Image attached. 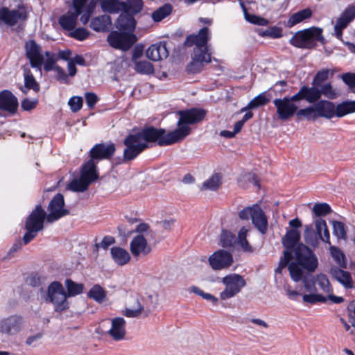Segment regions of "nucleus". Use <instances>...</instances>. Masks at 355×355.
<instances>
[{
  "label": "nucleus",
  "mask_w": 355,
  "mask_h": 355,
  "mask_svg": "<svg viewBox=\"0 0 355 355\" xmlns=\"http://www.w3.org/2000/svg\"><path fill=\"white\" fill-rule=\"evenodd\" d=\"M125 320L121 317L111 320V327L108 331L109 336L115 341L124 339L125 336Z\"/></svg>",
  "instance_id": "20"
},
{
  "label": "nucleus",
  "mask_w": 355,
  "mask_h": 355,
  "mask_svg": "<svg viewBox=\"0 0 355 355\" xmlns=\"http://www.w3.org/2000/svg\"><path fill=\"white\" fill-rule=\"evenodd\" d=\"M315 282L323 292L327 293H332L331 286L326 275L323 274L317 275Z\"/></svg>",
  "instance_id": "51"
},
{
  "label": "nucleus",
  "mask_w": 355,
  "mask_h": 355,
  "mask_svg": "<svg viewBox=\"0 0 355 355\" xmlns=\"http://www.w3.org/2000/svg\"><path fill=\"white\" fill-rule=\"evenodd\" d=\"M355 19V6L349 5L337 18L334 30V35L338 40H342L343 31Z\"/></svg>",
  "instance_id": "14"
},
{
  "label": "nucleus",
  "mask_w": 355,
  "mask_h": 355,
  "mask_svg": "<svg viewBox=\"0 0 355 355\" xmlns=\"http://www.w3.org/2000/svg\"><path fill=\"white\" fill-rule=\"evenodd\" d=\"M45 219L46 220L45 211L42 209L41 205H37L27 218L25 223V227L26 229H32L37 232H40L44 227V222Z\"/></svg>",
  "instance_id": "17"
},
{
  "label": "nucleus",
  "mask_w": 355,
  "mask_h": 355,
  "mask_svg": "<svg viewBox=\"0 0 355 355\" xmlns=\"http://www.w3.org/2000/svg\"><path fill=\"white\" fill-rule=\"evenodd\" d=\"M245 18L248 22L259 26H266L268 23L267 19L254 15H250L248 12L245 15Z\"/></svg>",
  "instance_id": "58"
},
{
  "label": "nucleus",
  "mask_w": 355,
  "mask_h": 355,
  "mask_svg": "<svg viewBox=\"0 0 355 355\" xmlns=\"http://www.w3.org/2000/svg\"><path fill=\"white\" fill-rule=\"evenodd\" d=\"M225 288L220 293V298L227 300L235 297L246 285V282L243 276L232 273L223 277L221 279Z\"/></svg>",
  "instance_id": "6"
},
{
  "label": "nucleus",
  "mask_w": 355,
  "mask_h": 355,
  "mask_svg": "<svg viewBox=\"0 0 355 355\" xmlns=\"http://www.w3.org/2000/svg\"><path fill=\"white\" fill-rule=\"evenodd\" d=\"M114 243L115 239L113 236H106L103 239L101 243L95 244V248L96 250H98L100 248L106 250L109 246L114 244Z\"/></svg>",
  "instance_id": "62"
},
{
  "label": "nucleus",
  "mask_w": 355,
  "mask_h": 355,
  "mask_svg": "<svg viewBox=\"0 0 355 355\" xmlns=\"http://www.w3.org/2000/svg\"><path fill=\"white\" fill-rule=\"evenodd\" d=\"M147 58L153 61H159L166 58L168 51L165 42H159L150 46L146 50Z\"/></svg>",
  "instance_id": "22"
},
{
  "label": "nucleus",
  "mask_w": 355,
  "mask_h": 355,
  "mask_svg": "<svg viewBox=\"0 0 355 355\" xmlns=\"http://www.w3.org/2000/svg\"><path fill=\"white\" fill-rule=\"evenodd\" d=\"M296 116L299 119L305 118L307 120H315L317 117L315 106H310L297 110Z\"/></svg>",
  "instance_id": "46"
},
{
  "label": "nucleus",
  "mask_w": 355,
  "mask_h": 355,
  "mask_svg": "<svg viewBox=\"0 0 355 355\" xmlns=\"http://www.w3.org/2000/svg\"><path fill=\"white\" fill-rule=\"evenodd\" d=\"M137 38L132 33L112 31L107 36L109 44L116 49L127 51L135 43Z\"/></svg>",
  "instance_id": "10"
},
{
  "label": "nucleus",
  "mask_w": 355,
  "mask_h": 355,
  "mask_svg": "<svg viewBox=\"0 0 355 355\" xmlns=\"http://www.w3.org/2000/svg\"><path fill=\"white\" fill-rule=\"evenodd\" d=\"M330 254L334 261L341 268L347 267V261L345 254L338 247L330 246Z\"/></svg>",
  "instance_id": "39"
},
{
  "label": "nucleus",
  "mask_w": 355,
  "mask_h": 355,
  "mask_svg": "<svg viewBox=\"0 0 355 355\" xmlns=\"http://www.w3.org/2000/svg\"><path fill=\"white\" fill-rule=\"evenodd\" d=\"M333 226V234L338 239L346 240L347 239V232L345 224L342 222L333 220L331 222Z\"/></svg>",
  "instance_id": "47"
},
{
  "label": "nucleus",
  "mask_w": 355,
  "mask_h": 355,
  "mask_svg": "<svg viewBox=\"0 0 355 355\" xmlns=\"http://www.w3.org/2000/svg\"><path fill=\"white\" fill-rule=\"evenodd\" d=\"M302 295V300L305 303L313 304L318 302H325L327 298L315 292L309 293V294H304Z\"/></svg>",
  "instance_id": "49"
},
{
  "label": "nucleus",
  "mask_w": 355,
  "mask_h": 355,
  "mask_svg": "<svg viewBox=\"0 0 355 355\" xmlns=\"http://www.w3.org/2000/svg\"><path fill=\"white\" fill-rule=\"evenodd\" d=\"M99 2L104 12L118 13L125 8L124 1L120 0H99Z\"/></svg>",
  "instance_id": "31"
},
{
  "label": "nucleus",
  "mask_w": 355,
  "mask_h": 355,
  "mask_svg": "<svg viewBox=\"0 0 355 355\" xmlns=\"http://www.w3.org/2000/svg\"><path fill=\"white\" fill-rule=\"evenodd\" d=\"M233 261L232 255L224 250H218L209 257L210 267L214 270L228 268Z\"/></svg>",
  "instance_id": "15"
},
{
  "label": "nucleus",
  "mask_w": 355,
  "mask_h": 355,
  "mask_svg": "<svg viewBox=\"0 0 355 355\" xmlns=\"http://www.w3.org/2000/svg\"><path fill=\"white\" fill-rule=\"evenodd\" d=\"M135 70L141 74H151L154 71L153 64L146 60L135 61Z\"/></svg>",
  "instance_id": "43"
},
{
  "label": "nucleus",
  "mask_w": 355,
  "mask_h": 355,
  "mask_svg": "<svg viewBox=\"0 0 355 355\" xmlns=\"http://www.w3.org/2000/svg\"><path fill=\"white\" fill-rule=\"evenodd\" d=\"M295 254L298 263L292 262L288 265L291 279L295 282L302 281L306 292H316L314 277L309 272L305 273L301 266L309 272L314 271L318 264L317 257L312 250L302 243L296 247Z\"/></svg>",
  "instance_id": "2"
},
{
  "label": "nucleus",
  "mask_w": 355,
  "mask_h": 355,
  "mask_svg": "<svg viewBox=\"0 0 355 355\" xmlns=\"http://www.w3.org/2000/svg\"><path fill=\"white\" fill-rule=\"evenodd\" d=\"M300 239V233L297 230H288L284 237L282 239V243L287 251L291 252L296 244L298 243Z\"/></svg>",
  "instance_id": "32"
},
{
  "label": "nucleus",
  "mask_w": 355,
  "mask_h": 355,
  "mask_svg": "<svg viewBox=\"0 0 355 355\" xmlns=\"http://www.w3.org/2000/svg\"><path fill=\"white\" fill-rule=\"evenodd\" d=\"M144 311V306L137 300V306L135 307L125 308L123 313L128 318H136Z\"/></svg>",
  "instance_id": "52"
},
{
  "label": "nucleus",
  "mask_w": 355,
  "mask_h": 355,
  "mask_svg": "<svg viewBox=\"0 0 355 355\" xmlns=\"http://www.w3.org/2000/svg\"><path fill=\"white\" fill-rule=\"evenodd\" d=\"M317 42L324 44L325 40L322 29L315 26L297 31L289 40L295 47L309 49L315 46Z\"/></svg>",
  "instance_id": "4"
},
{
  "label": "nucleus",
  "mask_w": 355,
  "mask_h": 355,
  "mask_svg": "<svg viewBox=\"0 0 355 355\" xmlns=\"http://www.w3.org/2000/svg\"><path fill=\"white\" fill-rule=\"evenodd\" d=\"M177 114L178 128L173 131L166 132L162 128L149 127L127 136L123 141L126 147L123 150L124 160L136 158L148 147V143L156 142L160 146H166L182 141L191 132L190 125L201 121L206 115L205 110L197 108L180 110Z\"/></svg>",
  "instance_id": "1"
},
{
  "label": "nucleus",
  "mask_w": 355,
  "mask_h": 355,
  "mask_svg": "<svg viewBox=\"0 0 355 355\" xmlns=\"http://www.w3.org/2000/svg\"><path fill=\"white\" fill-rule=\"evenodd\" d=\"M223 182V175L220 173H215L203 182L200 190L216 191L219 189Z\"/></svg>",
  "instance_id": "29"
},
{
  "label": "nucleus",
  "mask_w": 355,
  "mask_h": 355,
  "mask_svg": "<svg viewBox=\"0 0 355 355\" xmlns=\"http://www.w3.org/2000/svg\"><path fill=\"white\" fill-rule=\"evenodd\" d=\"M252 221L254 227L262 234L266 233L268 227V220L264 211L258 205H255V210Z\"/></svg>",
  "instance_id": "27"
},
{
  "label": "nucleus",
  "mask_w": 355,
  "mask_h": 355,
  "mask_svg": "<svg viewBox=\"0 0 355 355\" xmlns=\"http://www.w3.org/2000/svg\"><path fill=\"white\" fill-rule=\"evenodd\" d=\"M304 241L313 248H317L319 245V236L311 227H306L304 230Z\"/></svg>",
  "instance_id": "45"
},
{
  "label": "nucleus",
  "mask_w": 355,
  "mask_h": 355,
  "mask_svg": "<svg viewBox=\"0 0 355 355\" xmlns=\"http://www.w3.org/2000/svg\"><path fill=\"white\" fill-rule=\"evenodd\" d=\"M24 78V87H21V90L26 94L27 90L33 89L35 92L40 90V85L35 80L31 69L28 66L23 67Z\"/></svg>",
  "instance_id": "30"
},
{
  "label": "nucleus",
  "mask_w": 355,
  "mask_h": 355,
  "mask_svg": "<svg viewBox=\"0 0 355 355\" xmlns=\"http://www.w3.org/2000/svg\"><path fill=\"white\" fill-rule=\"evenodd\" d=\"M26 55L30 60L31 66L42 72V66H44L46 60L45 52H43L40 45L33 40L26 43Z\"/></svg>",
  "instance_id": "11"
},
{
  "label": "nucleus",
  "mask_w": 355,
  "mask_h": 355,
  "mask_svg": "<svg viewBox=\"0 0 355 355\" xmlns=\"http://www.w3.org/2000/svg\"><path fill=\"white\" fill-rule=\"evenodd\" d=\"M273 104L276 107L278 119L286 121L296 114L298 105L291 102L288 96L282 98H275Z\"/></svg>",
  "instance_id": "13"
},
{
  "label": "nucleus",
  "mask_w": 355,
  "mask_h": 355,
  "mask_svg": "<svg viewBox=\"0 0 355 355\" xmlns=\"http://www.w3.org/2000/svg\"><path fill=\"white\" fill-rule=\"evenodd\" d=\"M25 327V320L20 315H11L0 319V334L12 337L21 333Z\"/></svg>",
  "instance_id": "7"
},
{
  "label": "nucleus",
  "mask_w": 355,
  "mask_h": 355,
  "mask_svg": "<svg viewBox=\"0 0 355 355\" xmlns=\"http://www.w3.org/2000/svg\"><path fill=\"white\" fill-rule=\"evenodd\" d=\"M317 117L331 119L335 116V105L328 101H320L315 105Z\"/></svg>",
  "instance_id": "26"
},
{
  "label": "nucleus",
  "mask_w": 355,
  "mask_h": 355,
  "mask_svg": "<svg viewBox=\"0 0 355 355\" xmlns=\"http://www.w3.org/2000/svg\"><path fill=\"white\" fill-rule=\"evenodd\" d=\"M44 331H40L33 335H30L26 338V345L32 347H35L40 344V340L43 338Z\"/></svg>",
  "instance_id": "55"
},
{
  "label": "nucleus",
  "mask_w": 355,
  "mask_h": 355,
  "mask_svg": "<svg viewBox=\"0 0 355 355\" xmlns=\"http://www.w3.org/2000/svg\"><path fill=\"white\" fill-rule=\"evenodd\" d=\"M151 250L150 245L143 234L134 236L130 243V251L135 258L147 256Z\"/></svg>",
  "instance_id": "16"
},
{
  "label": "nucleus",
  "mask_w": 355,
  "mask_h": 355,
  "mask_svg": "<svg viewBox=\"0 0 355 355\" xmlns=\"http://www.w3.org/2000/svg\"><path fill=\"white\" fill-rule=\"evenodd\" d=\"M335 116L343 117L348 114L355 112V101H343L335 106Z\"/></svg>",
  "instance_id": "36"
},
{
  "label": "nucleus",
  "mask_w": 355,
  "mask_h": 355,
  "mask_svg": "<svg viewBox=\"0 0 355 355\" xmlns=\"http://www.w3.org/2000/svg\"><path fill=\"white\" fill-rule=\"evenodd\" d=\"M67 297V293L60 282H53L49 286L46 300L54 305L56 311H62L68 308Z\"/></svg>",
  "instance_id": "8"
},
{
  "label": "nucleus",
  "mask_w": 355,
  "mask_h": 355,
  "mask_svg": "<svg viewBox=\"0 0 355 355\" xmlns=\"http://www.w3.org/2000/svg\"><path fill=\"white\" fill-rule=\"evenodd\" d=\"M210 38L211 33L207 27H203L198 34L190 35L186 38L185 46H195L191 55V61L188 66L189 71L200 72L205 64L211 62L212 59L207 46Z\"/></svg>",
  "instance_id": "3"
},
{
  "label": "nucleus",
  "mask_w": 355,
  "mask_h": 355,
  "mask_svg": "<svg viewBox=\"0 0 355 355\" xmlns=\"http://www.w3.org/2000/svg\"><path fill=\"white\" fill-rule=\"evenodd\" d=\"M65 286L67 291V297L76 296L83 291L84 286L83 284L76 283L70 279H66Z\"/></svg>",
  "instance_id": "40"
},
{
  "label": "nucleus",
  "mask_w": 355,
  "mask_h": 355,
  "mask_svg": "<svg viewBox=\"0 0 355 355\" xmlns=\"http://www.w3.org/2000/svg\"><path fill=\"white\" fill-rule=\"evenodd\" d=\"M87 295L96 302L102 303L105 300L106 293L101 286L96 284L89 291Z\"/></svg>",
  "instance_id": "41"
},
{
  "label": "nucleus",
  "mask_w": 355,
  "mask_h": 355,
  "mask_svg": "<svg viewBox=\"0 0 355 355\" xmlns=\"http://www.w3.org/2000/svg\"><path fill=\"white\" fill-rule=\"evenodd\" d=\"M89 35V31L84 28H78L70 33V36L80 41L85 40Z\"/></svg>",
  "instance_id": "60"
},
{
  "label": "nucleus",
  "mask_w": 355,
  "mask_h": 355,
  "mask_svg": "<svg viewBox=\"0 0 355 355\" xmlns=\"http://www.w3.org/2000/svg\"><path fill=\"white\" fill-rule=\"evenodd\" d=\"M46 221L50 223L69 214V211L64 207V196L62 194L58 193L50 201Z\"/></svg>",
  "instance_id": "12"
},
{
  "label": "nucleus",
  "mask_w": 355,
  "mask_h": 355,
  "mask_svg": "<svg viewBox=\"0 0 355 355\" xmlns=\"http://www.w3.org/2000/svg\"><path fill=\"white\" fill-rule=\"evenodd\" d=\"M27 17L26 7L19 4L17 9L10 10L5 6H0V25L15 26L19 21L25 20Z\"/></svg>",
  "instance_id": "9"
},
{
  "label": "nucleus",
  "mask_w": 355,
  "mask_h": 355,
  "mask_svg": "<svg viewBox=\"0 0 355 355\" xmlns=\"http://www.w3.org/2000/svg\"><path fill=\"white\" fill-rule=\"evenodd\" d=\"M46 60L44 62V70L49 71L53 70L56 73L57 78L64 83H68V76L64 69L60 66L55 65L58 61L56 54L51 51H45Z\"/></svg>",
  "instance_id": "19"
},
{
  "label": "nucleus",
  "mask_w": 355,
  "mask_h": 355,
  "mask_svg": "<svg viewBox=\"0 0 355 355\" xmlns=\"http://www.w3.org/2000/svg\"><path fill=\"white\" fill-rule=\"evenodd\" d=\"M171 12L172 6L170 4H165L152 13V18L155 21L159 22L168 16Z\"/></svg>",
  "instance_id": "42"
},
{
  "label": "nucleus",
  "mask_w": 355,
  "mask_h": 355,
  "mask_svg": "<svg viewBox=\"0 0 355 355\" xmlns=\"http://www.w3.org/2000/svg\"><path fill=\"white\" fill-rule=\"evenodd\" d=\"M115 152L114 144H96L89 151L90 159L98 162L102 159H107L112 157Z\"/></svg>",
  "instance_id": "18"
},
{
  "label": "nucleus",
  "mask_w": 355,
  "mask_h": 355,
  "mask_svg": "<svg viewBox=\"0 0 355 355\" xmlns=\"http://www.w3.org/2000/svg\"><path fill=\"white\" fill-rule=\"evenodd\" d=\"M250 227H243L239 232L238 234V244L245 250L250 251L251 247L248 242L246 238Z\"/></svg>",
  "instance_id": "48"
},
{
  "label": "nucleus",
  "mask_w": 355,
  "mask_h": 355,
  "mask_svg": "<svg viewBox=\"0 0 355 355\" xmlns=\"http://www.w3.org/2000/svg\"><path fill=\"white\" fill-rule=\"evenodd\" d=\"M292 259V254L291 252L285 250L284 252V257L280 259L279 266L275 270V272L280 273L282 272V270L285 268L289 263V261Z\"/></svg>",
  "instance_id": "59"
},
{
  "label": "nucleus",
  "mask_w": 355,
  "mask_h": 355,
  "mask_svg": "<svg viewBox=\"0 0 355 355\" xmlns=\"http://www.w3.org/2000/svg\"><path fill=\"white\" fill-rule=\"evenodd\" d=\"M329 76V70L327 69H322L320 71H318L313 80V83L315 85H320V84L326 80L328 78Z\"/></svg>",
  "instance_id": "63"
},
{
  "label": "nucleus",
  "mask_w": 355,
  "mask_h": 355,
  "mask_svg": "<svg viewBox=\"0 0 355 355\" xmlns=\"http://www.w3.org/2000/svg\"><path fill=\"white\" fill-rule=\"evenodd\" d=\"M18 107L17 98L9 91L0 92V110L15 114Z\"/></svg>",
  "instance_id": "21"
},
{
  "label": "nucleus",
  "mask_w": 355,
  "mask_h": 355,
  "mask_svg": "<svg viewBox=\"0 0 355 355\" xmlns=\"http://www.w3.org/2000/svg\"><path fill=\"white\" fill-rule=\"evenodd\" d=\"M316 234L320 239L328 245H331L330 234L324 220L319 218L315 221Z\"/></svg>",
  "instance_id": "33"
},
{
  "label": "nucleus",
  "mask_w": 355,
  "mask_h": 355,
  "mask_svg": "<svg viewBox=\"0 0 355 355\" xmlns=\"http://www.w3.org/2000/svg\"><path fill=\"white\" fill-rule=\"evenodd\" d=\"M87 105L89 108H93L98 102V96L93 92H87L85 94Z\"/></svg>",
  "instance_id": "64"
},
{
  "label": "nucleus",
  "mask_w": 355,
  "mask_h": 355,
  "mask_svg": "<svg viewBox=\"0 0 355 355\" xmlns=\"http://www.w3.org/2000/svg\"><path fill=\"white\" fill-rule=\"evenodd\" d=\"M78 15L77 12L75 13L69 12L60 17L59 24L63 29L72 31L76 25Z\"/></svg>",
  "instance_id": "34"
},
{
  "label": "nucleus",
  "mask_w": 355,
  "mask_h": 355,
  "mask_svg": "<svg viewBox=\"0 0 355 355\" xmlns=\"http://www.w3.org/2000/svg\"><path fill=\"white\" fill-rule=\"evenodd\" d=\"M343 81L349 86V88L353 89L355 93V73H345L342 75Z\"/></svg>",
  "instance_id": "61"
},
{
  "label": "nucleus",
  "mask_w": 355,
  "mask_h": 355,
  "mask_svg": "<svg viewBox=\"0 0 355 355\" xmlns=\"http://www.w3.org/2000/svg\"><path fill=\"white\" fill-rule=\"evenodd\" d=\"M270 101L266 92L259 94L258 96L254 97L245 107L241 109V112H245L249 110L257 108L260 106H263L268 103Z\"/></svg>",
  "instance_id": "37"
},
{
  "label": "nucleus",
  "mask_w": 355,
  "mask_h": 355,
  "mask_svg": "<svg viewBox=\"0 0 355 355\" xmlns=\"http://www.w3.org/2000/svg\"><path fill=\"white\" fill-rule=\"evenodd\" d=\"M259 35L262 37H269L274 39L280 38L282 36V29L280 27L272 26L260 32Z\"/></svg>",
  "instance_id": "53"
},
{
  "label": "nucleus",
  "mask_w": 355,
  "mask_h": 355,
  "mask_svg": "<svg viewBox=\"0 0 355 355\" xmlns=\"http://www.w3.org/2000/svg\"><path fill=\"white\" fill-rule=\"evenodd\" d=\"M312 211L315 216H324L331 211V207L327 203H315Z\"/></svg>",
  "instance_id": "50"
},
{
  "label": "nucleus",
  "mask_w": 355,
  "mask_h": 355,
  "mask_svg": "<svg viewBox=\"0 0 355 355\" xmlns=\"http://www.w3.org/2000/svg\"><path fill=\"white\" fill-rule=\"evenodd\" d=\"M330 273L332 277L345 288H352L354 287L353 279L349 272L333 266L331 268Z\"/></svg>",
  "instance_id": "23"
},
{
  "label": "nucleus",
  "mask_w": 355,
  "mask_h": 355,
  "mask_svg": "<svg viewBox=\"0 0 355 355\" xmlns=\"http://www.w3.org/2000/svg\"><path fill=\"white\" fill-rule=\"evenodd\" d=\"M320 96L322 94L330 99L336 98L338 96V94L332 88L331 84L329 83L322 85L320 87Z\"/></svg>",
  "instance_id": "57"
},
{
  "label": "nucleus",
  "mask_w": 355,
  "mask_h": 355,
  "mask_svg": "<svg viewBox=\"0 0 355 355\" xmlns=\"http://www.w3.org/2000/svg\"><path fill=\"white\" fill-rule=\"evenodd\" d=\"M83 100L80 96H74L69 98L68 105L73 112H78L83 107Z\"/></svg>",
  "instance_id": "56"
},
{
  "label": "nucleus",
  "mask_w": 355,
  "mask_h": 355,
  "mask_svg": "<svg viewBox=\"0 0 355 355\" xmlns=\"http://www.w3.org/2000/svg\"><path fill=\"white\" fill-rule=\"evenodd\" d=\"M98 178L96 162H93V159H89L82 166L80 178L73 179L69 184L68 189L76 192H83Z\"/></svg>",
  "instance_id": "5"
},
{
  "label": "nucleus",
  "mask_w": 355,
  "mask_h": 355,
  "mask_svg": "<svg viewBox=\"0 0 355 355\" xmlns=\"http://www.w3.org/2000/svg\"><path fill=\"white\" fill-rule=\"evenodd\" d=\"M112 26V20L109 15H103L92 19L90 28L96 32H107Z\"/></svg>",
  "instance_id": "28"
},
{
  "label": "nucleus",
  "mask_w": 355,
  "mask_h": 355,
  "mask_svg": "<svg viewBox=\"0 0 355 355\" xmlns=\"http://www.w3.org/2000/svg\"><path fill=\"white\" fill-rule=\"evenodd\" d=\"M110 255L114 262L119 266L128 264L131 259L130 254L128 250L119 246L111 248Z\"/></svg>",
  "instance_id": "25"
},
{
  "label": "nucleus",
  "mask_w": 355,
  "mask_h": 355,
  "mask_svg": "<svg viewBox=\"0 0 355 355\" xmlns=\"http://www.w3.org/2000/svg\"><path fill=\"white\" fill-rule=\"evenodd\" d=\"M115 26L122 32L132 33L135 28L136 21L132 15L123 12L117 18Z\"/></svg>",
  "instance_id": "24"
},
{
  "label": "nucleus",
  "mask_w": 355,
  "mask_h": 355,
  "mask_svg": "<svg viewBox=\"0 0 355 355\" xmlns=\"http://www.w3.org/2000/svg\"><path fill=\"white\" fill-rule=\"evenodd\" d=\"M220 241L223 247H230L234 242V235L229 231L223 230L220 234Z\"/></svg>",
  "instance_id": "54"
},
{
  "label": "nucleus",
  "mask_w": 355,
  "mask_h": 355,
  "mask_svg": "<svg viewBox=\"0 0 355 355\" xmlns=\"http://www.w3.org/2000/svg\"><path fill=\"white\" fill-rule=\"evenodd\" d=\"M304 99L310 103L316 102L320 98V89L315 87H303Z\"/></svg>",
  "instance_id": "44"
},
{
  "label": "nucleus",
  "mask_w": 355,
  "mask_h": 355,
  "mask_svg": "<svg viewBox=\"0 0 355 355\" xmlns=\"http://www.w3.org/2000/svg\"><path fill=\"white\" fill-rule=\"evenodd\" d=\"M312 16V11L310 8L303 9L293 14L288 20V26L292 27Z\"/></svg>",
  "instance_id": "35"
},
{
  "label": "nucleus",
  "mask_w": 355,
  "mask_h": 355,
  "mask_svg": "<svg viewBox=\"0 0 355 355\" xmlns=\"http://www.w3.org/2000/svg\"><path fill=\"white\" fill-rule=\"evenodd\" d=\"M125 8L123 12L131 15H136L142 10L144 3L142 0H127L124 1Z\"/></svg>",
  "instance_id": "38"
}]
</instances>
